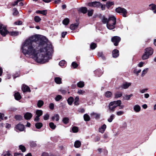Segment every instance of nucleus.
Segmentation results:
<instances>
[{"label": "nucleus", "instance_id": "1", "mask_svg": "<svg viewBox=\"0 0 156 156\" xmlns=\"http://www.w3.org/2000/svg\"><path fill=\"white\" fill-rule=\"evenodd\" d=\"M21 49L25 55H28L36 62L43 64L48 62L51 58L53 48L40 39L38 35L32 36L23 43Z\"/></svg>", "mask_w": 156, "mask_h": 156}, {"label": "nucleus", "instance_id": "2", "mask_svg": "<svg viewBox=\"0 0 156 156\" xmlns=\"http://www.w3.org/2000/svg\"><path fill=\"white\" fill-rule=\"evenodd\" d=\"M116 23V19L114 16H112L108 19V21L107 23V27L109 30H112L115 27Z\"/></svg>", "mask_w": 156, "mask_h": 156}, {"label": "nucleus", "instance_id": "3", "mask_svg": "<svg viewBox=\"0 0 156 156\" xmlns=\"http://www.w3.org/2000/svg\"><path fill=\"white\" fill-rule=\"evenodd\" d=\"M145 53L142 56V58L143 60L147 59L149 55H151L153 53V49L151 48H147L145 50Z\"/></svg>", "mask_w": 156, "mask_h": 156}, {"label": "nucleus", "instance_id": "4", "mask_svg": "<svg viewBox=\"0 0 156 156\" xmlns=\"http://www.w3.org/2000/svg\"><path fill=\"white\" fill-rule=\"evenodd\" d=\"M9 33L7 30L6 27L0 23V33L3 37H5L6 34Z\"/></svg>", "mask_w": 156, "mask_h": 156}, {"label": "nucleus", "instance_id": "5", "mask_svg": "<svg viewBox=\"0 0 156 156\" xmlns=\"http://www.w3.org/2000/svg\"><path fill=\"white\" fill-rule=\"evenodd\" d=\"M115 11L118 13H121L123 17H126L127 16L126 10L124 8L119 7L116 9Z\"/></svg>", "mask_w": 156, "mask_h": 156}, {"label": "nucleus", "instance_id": "6", "mask_svg": "<svg viewBox=\"0 0 156 156\" xmlns=\"http://www.w3.org/2000/svg\"><path fill=\"white\" fill-rule=\"evenodd\" d=\"M121 40L120 37L117 36L113 37L111 39L112 42L114 43V45L115 46H117L118 45L119 43Z\"/></svg>", "mask_w": 156, "mask_h": 156}, {"label": "nucleus", "instance_id": "7", "mask_svg": "<svg viewBox=\"0 0 156 156\" xmlns=\"http://www.w3.org/2000/svg\"><path fill=\"white\" fill-rule=\"evenodd\" d=\"M101 5V3L97 2H89L88 4V5L89 6L96 8H100Z\"/></svg>", "mask_w": 156, "mask_h": 156}, {"label": "nucleus", "instance_id": "8", "mask_svg": "<svg viewBox=\"0 0 156 156\" xmlns=\"http://www.w3.org/2000/svg\"><path fill=\"white\" fill-rule=\"evenodd\" d=\"M22 90L23 93L26 92H31L30 87L25 84H23L22 87Z\"/></svg>", "mask_w": 156, "mask_h": 156}, {"label": "nucleus", "instance_id": "9", "mask_svg": "<svg viewBox=\"0 0 156 156\" xmlns=\"http://www.w3.org/2000/svg\"><path fill=\"white\" fill-rule=\"evenodd\" d=\"M111 105H114L115 108L121 105V101L120 100L114 101L110 103Z\"/></svg>", "mask_w": 156, "mask_h": 156}, {"label": "nucleus", "instance_id": "10", "mask_svg": "<svg viewBox=\"0 0 156 156\" xmlns=\"http://www.w3.org/2000/svg\"><path fill=\"white\" fill-rule=\"evenodd\" d=\"M16 130H18L20 131H23L24 129V126L21 124H18L15 127Z\"/></svg>", "mask_w": 156, "mask_h": 156}, {"label": "nucleus", "instance_id": "11", "mask_svg": "<svg viewBox=\"0 0 156 156\" xmlns=\"http://www.w3.org/2000/svg\"><path fill=\"white\" fill-rule=\"evenodd\" d=\"M32 116V114L30 113L27 112L24 115V118L26 120L30 119Z\"/></svg>", "mask_w": 156, "mask_h": 156}, {"label": "nucleus", "instance_id": "12", "mask_svg": "<svg viewBox=\"0 0 156 156\" xmlns=\"http://www.w3.org/2000/svg\"><path fill=\"white\" fill-rule=\"evenodd\" d=\"M112 56L114 58H116L119 55V51L117 49L113 50L112 52Z\"/></svg>", "mask_w": 156, "mask_h": 156}, {"label": "nucleus", "instance_id": "13", "mask_svg": "<svg viewBox=\"0 0 156 156\" xmlns=\"http://www.w3.org/2000/svg\"><path fill=\"white\" fill-rule=\"evenodd\" d=\"M78 11L79 12L83 13V14L86 13L87 11V9L85 7H82L79 8Z\"/></svg>", "mask_w": 156, "mask_h": 156}, {"label": "nucleus", "instance_id": "14", "mask_svg": "<svg viewBox=\"0 0 156 156\" xmlns=\"http://www.w3.org/2000/svg\"><path fill=\"white\" fill-rule=\"evenodd\" d=\"M106 128V125L105 124H104L102 125L101 127L99 128V131L100 132L103 133H104Z\"/></svg>", "mask_w": 156, "mask_h": 156}, {"label": "nucleus", "instance_id": "15", "mask_svg": "<svg viewBox=\"0 0 156 156\" xmlns=\"http://www.w3.org/2000/svg\"><path fill=\"white\" fill-rule=\"evenodd\" d=\"M94 73L96 76L99 77L102 74L103 72L101 69H98L95 71Z\"/></svg>", "mask_w": 156, "mask_h": 156}, {"label": "nucleus", "instance_id": "16", "mask_svg": "<svg viewBox=\"0 0 156 156\" xmlns=\"http://www.w3.org/2000/svg\"><path fill=\"white\" fill-rule=\"evenodd\" d=\"M131 85V83L125 82V83H124L122 85V87L123 88L126 89L127 88Z\"/></svg>", "mask_w": 156, "mask_h": 156}, {"label": "nucleus", "instance_id": "17", "mask_svg": "<svg viewBox=\"0 0 156 156\" xmlns=\"http://www.w3.org/2000/svg\"><path fill=\"white\" fill-rule=\"evenodd\" d=\"M91 115L93 116V117L96 119H99L100 116V114L94 112L91 113Z\"/></svg>", "mask_w": 156, "mask_h": 156}, {"label": "nucleus", "instance_id": "18", "mask_svg": "<svg viewBox=\"0 0 156 156\" xmlns=\"http://www.w3.org/2000/svg\"><path fill=\"white\" fill-rule=\"evenodd\" d=\"M14 97L15 99L17 100H19L21 98V96L20 94L18 92L15 93Z\"/></svg>", "mask_w": 156, "mask_h": 156}, {"label": "nucleus", "instance_id": "19", "mask_svg": "<svg viewBox=\"0 0 156 156\" xmlns=\"http://www.w3.org/2000/svg\"><path fill=\"white\" fill-rule=\"evenodd\" d=\"M59 116L58 114H55L52 117L51 119L53 121L55 120L56 121H58L59 120Z\"/></svg>", "mask_w": 156, "mask_h": 156}, {"label": "nucleus", "instance_id": "20", "mask_svg": "<svg viewBox=\"0 0 156 156\" xmlns=\"http://www.w3.org/2000/svg\"><path fill=\"white\" fill-rule=\"evenodd\" d=\"M134 111L136 112H139L140 111L141 108L138 105H136L133 107Z\"/></svg>", "mask_w": 156, "mask_h": 156}, {"label": "nucleus", "instance_id": "21", "mask_svg": "<svg viewBox=\"0 0 156 156\" xmlns=\"http://www.w3.org/2000/svg\"><path fill=\"white\" fill-rule=\"evenodd\" d=\"M79 26V24L78 23H76L74 24H72L70 26V29L72 30H74L76 29Z\"/></svg>", "mask_w": 156, "mask_h": 156}, {"label": "nucleus", "instance_id": "22", "mask_svg": "<svg viewBox=\"0 0 156 156\" xmlns=\"http://www.w3.org/2000/svg\"><path fill=\"white\" fill-rule=\"evenodd\" d=\"M36 13L37 14H40L44 15H46L47 13V11L46 10H37Z\"/></svg>", "mask_w": 156, "mask_h": 156}, {"label": "nucleus", "instance_id": "23", "mask_svg": "<svg viewBox=\"0 0 156 156\" xmlns=\"http://www.w3.org/2000/svg\"><path fill=\"white\" fill-rule=\"evenodd\" d=\"M55 82L58 84H60L62 83V79L59 77H56L54 79Z\"/></svg>", "mask_w": 156, "mask_h": 156}, {"label": "nucleus", "instance_id": "24", "mask_svg": "<svg viewBox=\"0 0 156 156\" xmlns=\"http://www.w3.org/2000/svg\"><path fill=\"white\" fill-rule=\"evenodd\" d=\"M81 145V143L80 141L79 140L76 141L74 143V147L76 148L79 147Z\"/></svg>", "mask_w": 156, "mask_h": 156}, {"label": "nucleus", "instance_id": "25", "mask_svg": "<svg viewBox=\"0 0 156 156\" xmlns=\"http://www.w3.org/2000/svg\"><path fill=\"white\" fill-rule=\"evenodd\" d=\"M73 101L74 99L72 97H70L67 100L68 104L70 105L72 104Z\"/></svg>", "mask_w": 156, "mask_h": 156}, {"label": "nucleus", "instance_id": "26", "mask_svg": "<svg viewBox=\"0 0 156 156\" xmlns=\"http://www.w3.org/2000/svg\"><path fill=\"white\" fill-rule=\"evenodd\" d=\"M114 5L113 2H108L106 3V6L108 9L111 8L112 6Z\"/></svg>", "mask_w": 156, "mask_h": 156}, {"label": "nucleus", "instance_id": "27", "mask_svg": "<svg viewBox=\"0 0 156 156\" xmlns=\"http://www.w3.org/2000/svg\"><path fill=\"white\" fill-rule=\"evenodd\" d=\"M112 93L110 91H107L105 93V96L107 98H110L112 97Z\"/></svg>", "mask_w": 156, "mask_h": 156}, {"label": "nucleus", "instance_id": "28", "mask_svg": "<svg viewBox=\"0 0 156 156\" xmlns=\"http://www.w3.org/2000/svg\"><path fill=\"white\" fill-rule=\"evenodd\" d=\"M11 36H16L19 34V32L17 31H12L9 33Z\"/></svg>", "mask_w": 156, "mask_h": 156}, {"label": "nucleus", "instance_id": "29", "mask_svg": "<svg viewBox=\"0 0 156 156\" xmlns=\"http://www.w3.org/2000/svg\"><path fill=\"white\" fill-rule=\"evenodd\" d=\"M44 101L41 100H39L38 101L37 103V106L38 108H41L44 105Z\"/></svg>", "mask_w": 156, "mask_h": 156}, {"label": "nucleus", "instance_id": "30", "mask_svg": "<svg viewBox=\"0 0 156 156\" xmlns=\"http://www.w3.org/2000/svg\"><path fill=\"white\" fill-rule=\"evenodd\" d=\"M59 64L61 66L63 67L66 65V62L65 60H62L59 62Z\"/></svg>", "mask_w": 156, "mask_h": 156}, {"label": "nucleus", "instance_id": "31", "mask_svg": "<svg viewBox=\"0 0 156 156\" xmlns=\"http://www.w3.org/2000/svg\"><path fill=\"white\" fill-rule=\"evenodd\" d=\"M102 22L104 24L107 23L108 21V19L103 16L101 19Z\"/></svg>", "mask_w": 156, "mask_h": 156}, {"label": "nucleus", "instance_id": "32", "mask_svg": "<svg viewBox=\"0 0 156 156\" xmlns=\"http://www.w3.org/2000/svg\"><path fill=\"white\" fill-rule=\"evenodd\" d=\"M78 87L80 88L83 87L84 86V82L82 81H80L77 84Z\"/></svg>", "mask_w": 156, "mask_h": 156}, {"label": "nucleus", "instance_id": "33", "mask_svg": "<svg viewBox=\"0 0 156 156\" xmlns=\"http://www.w3.org/2000/svg\"><path fill=\"white\" fill-rule=\"evenodd\" d=\"M79 98L78 96H76L74 99V104L75 105H78L79 104Z\"/></svg>", "mask_w": 156, "mask_h": 156}, {"label": "nucleus", "instance_id": "34", "mask_svg": "<svg viewBox=\"0 0 156 156\" xmlns=\"http://www.w3.org/2000/svg\"><path fill=\"white\" fill-rule=\"evenodd\" d=\"M69 22V20L68 18H66L62 21V23L65 25H67Z\"/></svg>", "mask_w": 156, "mask_h": 156}, {"label": "nucleus", "instance_id": "35", "mask_svg": "<svg viewBox=\"0 0 156 156\" xmlns=\"http://www.w3.org/2000/svg\"><path fill=\"white\" fill-rule=\"evenodd\" d=\"M35 126L37 129H39L42 126L43 124L41 122H37L35 124Z\"/></svg>", "mask_w": 156, "mask_h": 156}, {"label": "nucleus", "instance_id": "36", "mask_svg": "<svg viewBox=\"0 0 156 156\" xmlns=\"http://www.w3.org/2000/svg\"><path fill=\"white\" fill-rule=\"evenodd\" d=\"M115 97L116 98H118L121 97L122 95V93L119 92H117L115 94Z\"/></svg>", "mask_w": 156, "mask_h": 156}, {"label": "nucleus", "instance_id": "37", "mask_svg": "<svg viewBox=\"0 0 156 156\" xmlns=\"http://www.w3.org/2000/svg\"><path fill=\"white\" fill-rule=\"evenodd\" d=\"M49 125L50 128L53 130L55 129L56 127V125L52 122H50L49 124Z\"/></svg>", "mask_w": 156, "mask_h": 156}, {"label": "nucleus", "instance_id": "38", "mask_svg": "<svg viewBox=\"0 0 156 156\" xmlns=\"http://www.w3.org/2000/svg\"><path fill=\"white\" fill-rule=\"evenodd\" d=\"M84 120L86 121H88L90 120V117L87 114H85L83 116Z\"/></svg>", "mask_w": 156, "mask_h": 156}, {"label": "nucleus", "instance_id": "39", "mask_svg": "<svg viewBox=\"0 0 156 156\" xmlns=\"http://www.w3.org/2000/svg\"><path fill=\"white\" fill-rule=\"evenodd\" d=\"M34 21L36 23H38L40 22L41 20V18L38 16H36L34 17Z\"/></svg>", "mask_w": 156, "mask_h": 156}, {"label": "nucleus", "instance_id": "40", "mask_svg": "<svg viewBox=\"0 0 156 156\" xmlns=\"http://www.w3.org/2000/svg\"><path fill=\"white\" fill-rule=\"evenodd\" d=\"M36 114L37 115L40 116L42 115L43 112L41 110H37L36 111Z\"/></svg>", "mask_w": 156, "mask_h": 156}, {"label": "nucleus", "instance_id": "41", "mask_svg": "<svg viewBox=\"0 0 156 156\" xmlns=\"http://www.w3.org/2000/svg\"><path fill=\"white\" fill-rule=\"evenodd\" d=\"M109 109L112 112L115 111V108L114 105H111V104L110 103L109 105Z\"/></svg>", "mask_w": 156, "mask_h": 156}, {"label": "nucleus", "instance_id": "42", "mask_svg": "<svg viewBox=\"0 0 156 156\" xmlns=\"http://www.w3.org/2000/svg\"><path fill=\"white\" fill-rule=\"evenodd\" d=\"M96 47L97 44L95 43H92L90 44V48L91 49H94Z\"/></svg>", "mask_w": 156, "mask_h": 156}, {"label": "nucleus", "instance_id": "43", "mask_svg": "<svg viewBox=\"0 0 156 156\" xmlns=\"http://www.w3.org/2000/svg\"><path fill=\"white\" fill-rule=\"evenodd\" d=\"M14 118L17 120H21L22 119V116L20 115H16L15 116Z\"/></svg>", "mask_w": 156, "mask_h": 156}, {"label": "nucleus", "instance_id": "44", "mask_svg": "<svg viewBox=\"0 0 156 156\" xmlns=\"http://www.w3.org/2000/svg\"><path fill=\"white\" fill-rule=\"evenodd\" d=\"M62 98V96L61 95H57L55 98V100L56 101H59Z\"/></svg>", "mask_w": 156, "mask_h": 156}, {"label": "nucleus", "instance_id": "45", "mask_svg": "<svg viewBox=\"0 0 156 156\" xmlns=\"http://www.w3.org/2000/svg\"><path fill=\"white\" fill-rule=\"evenodd\" d=\"M115 115L112 114L110 117L108 119V122H111L115 118Z\"/></svg>", "mask_w": 156, "mask_h": 156}, {"label": "nucleus", "instance_id": "46", "mask_svg": "<svg viewBox=\"0 0 156 156\" xmlns=\"http://www.w3.org/2000/svg\"><path fill=\"white\" fill-rule=\"evenodd\" d=\"M62 122L64 124H66L69 122V119L67 117H65L63 118Z\"/></svg>", "mask_w": 156, "mask_h": 156}, {"label": "nucleus", "instance_id": "47", "mask_svg": "<svg viewBox=\"0 0 156 156\" xmlns=\"http://www.w3.org/2000/svg\"><path fill=\"white\" fill-rule=\"evenodd\" d=\"M98 56L99 57H101L104 60L105 59V57L101 52H99L98 53Z\"/></svg>", "mask_w": 156, "mask_h": 156}, {"label": "nucleus", "instance_id": "48", "mask_svg": "<svg viewBox=\"0 0 156 156\" xmlns=\"http://www.w3.org/2000/svg\"><path fill=\"white\" fill-rule=\"evenodd\" d=\"M150 9L152 10H154L156 8V5L154 4H152L149 5Z\"/></svg>", "mask_w": 156, "mask_h": 156}, {"label": "nucleus", "instance_id": "49", "mask_svg": "<svg viewBox=\"0 0 156 156\" xmlns=\"http://www.w3.org/2000/svg\"><path fill=\"white\" fill-rule=\"evenodd\" d=\"M13 14L14 16H16L17 15L18 13L19 12L17 10V9L16 8H14L13 9Z\"/></svg>", "mask_w": 156, "mask_h": 156}, {"label": "nucleus", "instance_id": "50", "mask_svg": "<svg viewBox=\"0 0 156 156\" xmlns=\"http://www.w3.org/2000/svg\"><path fill=\"white\" fill-rule=\"evenodd\" d=\"M72 130L73 133H77L78 132V129L77 127L73 126V127Z\"/></svg>", "mask_w": 156, "mask_h": 156}, {"label": "nucleus", "instance_id": "51", "mask_svg": "<svg viewBox=\"0 0 156 156\" xmlns=\"http://www.w3.org/2000/svg\"><path fill=\"white\" fill-rule=\"evenodd\" d=\"M148 70V68H146L144 69L142 72L141 76H143L144 75L147 73Z\"/></svg>", "mask_w": 156, "mask_h": 156}, {"label": "nucleus", "instance_id": "52", "mask_svg": "<svg viewBox=\"0 0 156 156\" xmlns=\"http://www.w3.org/2000/svg\"><path fill=\"white\" fill-rule=\"evenodd\" d=\"M2 156H12L9 152H6L3 153Z\"/></svg>", "mask_w": 156, "mask_h": 156}, {"label": "nucleus", "instance_id": "53", "mask_svg": "<svg viewBox=\"0 0 156 156\" xmlns=\"http://www.w3.org/2000/svg\"><path fill=\"white\" fill-rule=\"evenodd\" d=\"M19 148L23 152H24L26 151V148L25 147L22 145H20L19 146Z\"/></svg>", "mask_w": 156, "mask_h": 156}, {"label": "nucleus", "instance_id": "54", "mask_svg": "<svg viewBox=\"0 0 156 156\" xmlns=\"http://www.w3.org/2000/svg\"><path fill=\"white\" fill-rule=\"evenodd\" d=\"M93 12L94 10L93 9H91L90 10H88V11L87 13L88 16H91L93 13Z\"/></svg>", "mask_w": 156, "mask_h": 156}, {"label": "nucleus", "instance_id": "55", "mask_svg": "<svg viewBox=\"0 0 156 156\" xmlns=\"http://www.w3.org/2000/svg\"><path fill=\"white\" fill-rule=\"evenodd\" d=\"M49 115L48 113L46 114L43 116V118L44 120H47L49 119Z\"/></svg>", "mask_w": 156, "mask_h": 156}, {"label": "nucleus", "instance_id": "56", "mask_svg": "<svg viewBox=\"0 0 156 156\" xmlns=\"http://www.w3.org/2000/svg\"><path fill=\"white\" fill-rule=\"evenodd\" d=\"M133 96L132 94H130L129 95H126L125 96V98L126 100H128L130 99V98Z\"/></svg>", "mask_w": 156, "mask_h": 156}, {"label": "nucleus", "instance_id": "57", "mask_svg": "<svg viewBox=\"0 0 156 156\" xmlns=\"http://www.w3.org/2000/svg\"><path fill=\"white\" fill-rule=\"evenodd\" d=\"M78 111L79 112L83 113L85 112V109L83 108H80L78 109Z\"/></svg>", "mask_w": 156, "mask_h": 156}, {"label": "nucleus", "instance_id": "58", "mask_svg": "<svg viewBox=\"0 0 156 156\" xmlns=\"http://www.w3.org/2000/svg\"><path fill=\"white\" fill-rule=\"evenodd\" d=\"M124 114V112L122 111H119L117 112L116 114L118 116H120Z\"/></svg>", "mask_w": 156, "mask_h": 156}, {"label": "nucleus", "instance_id": "59", "mask_svg": "<svg viewBox=\"0 0 156 156\" xmlns=\"http://www.w3.org/2000/svg\"><path fill=\"white\" fill-rule=\"evenodd\" d=\"M22 1H23V0H17L16 1L14 2V3L12 4V5L13 6H15L16 5H17L19 2Z\"/></svg>", "mask_w": 156, "mask_h": 156}, {"label": "nucleus", "instance_id": "60", "mask_svg": "<svg viewBox=\"0 0 156 156\" xmlns=\"http://www.w3.org/2000/svg\"><path fill=\"white\" fill-rule=\"evenodd\" d=\"M72 66L74 68H75L77 67L78 65L76 62H73L72 64Z\"/></svg>", "mask_w": 156, "mask_h": 156}, {"label": "nucleus", "instance_id": "61", "mask_svg": "<svg viewBox=\"0 0 156 156\" xmlns=\"http://www.w3.org/2000/svg\"><path fill=\"white\" fill-rule=\"evenodd\" d=\"M49 106L51 109L53 110L54 108V105L52 103H51L49 104Z\"/></svg>", "mask_w": 156, "mask_h": 156}, {"label": "nucleus", "instance_id": "62", "mask_svg": "<svg viewBox=\"0 0 156 156\" xmlns=\"http://www.w3.org/2000/svg\"><path fill=\"white\" fill-rule=\"evenodd\" d=\"M14 23L16 25H20L22 24V22L21 21H19L15 22Z\"/></svg>", "mask_w": 156, "mask_h": 156}, {"label": "nucleus", "instance_id": "63", "mask_svg": "<svg viewBox=\"0 0 156 156\" xmlns=\"http://www.w3.org/2000/svg\"><path fill=\"white\" fill-rule=\"evenodd\" d=\"M84 93L85 91L81 90H79L77 92L78 94H83Z\"/></svg>", "mask_w": 156, "mask_h": 156}, {"label": "nucleus", "instance_id": "64", "mask_svg": "<svg viewBox=\"0 0 156 156\" xmlns=\"http://www.w3.org/2000/svg\"><path fill=\"white\" fill-rule=\"evenodd\" d=\"M40 116L38 115H36L34 118V121L36 122H38L39 121V117Z\"/></svg>", "mask_w": 156, "mask_h": 156}]
</instances>
